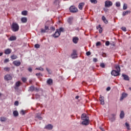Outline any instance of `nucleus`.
<instances>
[{
    "label": "nucleus",
    "mask_w": 131,
    "mask_h": 131,
    "mask_svg": "<svg viewBox=\"0 0 131 131\" xmlns=\"http://www.w3.org/2000/svg\"><path fill=\"white\" fill-rule=\"evenodd\" d=\"M81 119L83 120L81 122L82 125H89V124H90V119L86 114H82L81 115Z\"/></svg>",
    "instance_id": "nucleus-1"
},
{
    "label": "nucleus",
    "mask_w": 131,
    "mask_h": 131,
    "mask_svg": "<svg viewBox=\"0 0 131 131\" xmlns=\"http://www.w3.org/2000/svg\"><path fill=\"white\" fill-rule=\"evenodd\" d=\"M19 25L17 24V23H13L11 25V30L13 31V32H17V31H19Z\"/></svg>",
    "instance_id": "nucleus-2"
},
{
    "label": "nucleus",
    "mask_w": 131,
    "mask_h": 131,
    "mask_svg": "<svg viewBox=\"0 0 131 131\" xmlns=\"http://www.w3.org/2000/svg\"><path fill=\"white\" fill-rule=\"evenodd\" d=\"M69 10L71 13H77L78 12V9L74 6H71Z\"/></svg>",
    "instance_id": "nucleus-3"
},
{
    "label": "nucleus",
    "mask_w": 131,
    "mask_h": 131,
    "mask_svg": "<svg viewBox=\"0 0 131 131\" xmlns=\"http://www.w3.org/2000/svg\"><path fill=\"white\" fill-rule=\"evenodd\" d=\"M113 5V3H112V2L106 1L105 2V8H110V7H112V5Z\"/></svg>",
    "instance_id": "nucleus-4"
},
{
    "label": "nucleus",
    "mask_w": 131,
    "mask_h": 131,
    "mask_svg": "<svg viewBox=\"0 0 131 131\" xmlns=\"http://www.w3.org/2000/svg\"><path fill=\"white\" fill-rule=\"evenodd\" d=\"M60 35H61V33H60V32H59V29H56V32L53 35V37H54V38H57L58 37H59Z\"/></svg>",
    "instance_id": "nucleus-5"
},
{
    "label": "nucleus",
    "mask_w": 131,
    "mask_h": 131,
    "mask_svg": "<svg viewBox=\"0 0 131 131\" xmlns=\"http://www.w3.org/2000/svg\"><path fill=\"white\" fill-rule=\"evenodd\" d=\"M53 127H54V126L51 124H49L48 125H46L44 128L45 129H48V130H52L53 129Z\"/></svg>",
    "instance_id": "nucleus-6"
},
{
    "label": "nucleus",
    "mask_w": 131,
    "mask_h": 131,
    "mask_svg": "<svg viewBox=\"0 0 131 131\" xmlns=\"http://www.w3.org/2000/svg\"><path fill=\"white\" fill-rule=\"evenodd\" d=\"M111 74L114 76H118L119 75H120L119 72H118L116 70H113L111 72Z\"/></svg>",
    "instance_id": "nucleus-7"
},
{
    "label": "nucleus",
    "mask_w": 131,
    "mask_h": 131,
    "mask_svg": "<svg viewBox=\"0 0 131 131\" xmlns=\"http://www.w3.org/2000/svg\"><path fill=\"white\" fill-rule=\"evenodd\" d=\"M4 78L5 80H7V81L12 80V79H13V77H12V75L10 74H7L5 76Z\"/></svg>",
    "instance_id": "nucleus-8"
},
{
    "label": "nucleus",
    "mask_w": 131,
    "mask_h": 131,
    "mask_svg": "<svg viewBox=\"0 0 131 131\" xmlns=\"http://www.w3.org/2000/svg\"><path fill=\"white\" fill-rule=\"evenodd\" d=\"M41 113H38L35 115V118H38L39 120H42V117H41Z\"/></svg>",
    "instance_id": "nucleus-9"
},
{
    "label": "nucleus",
    "mask_w": 131,
    "mask_h": 131,
    "mask_svg": "<svg viewBox=\"0 0 131 131\" xmlns=\"http://www.w3.org/2000/svg\"><path fill=\"white\" fill-rule=\"evenodd\" d=\"M72 59H75L77 58V53H76V50H73V53L71 55Z\"/></svg>",
    "instance_id": "nucleus-10"
},
{
    "label": "nucleus",
    "mask_w": 131,
    "mask_h": 131,
    "mask_svg": "<svg viewBox=\"0 0 131 131\" xmlns=\"http://www.w3.org/2000/svg\"><path fill=\"white\" fill-rule=\"evenodd\" d=\"M99 101L101 105L105 104V100L104 99V97L102 96V95H100V97H99Z\"/></svg>",
    "instance_id": "nucleus-11"
},
{
    "label": "nucleus",
    "mask_w": 131,
    "mask_h": 131,
    "mask_svg": "<svg viewBox=\"0 0 131 131\" xmlns=\"http://www.w3.org/2000/svg\"><path fill=\"white\" fill-rule=\"evenodd\" d=\"M127 97V94L125 93H123L120 97V101H123V99H125Z\"/></svg>",
    "instance_id": "nucleus-12"
},
{
    "label": "nucleus",
    "mask_w": 131,
    "mask_h": 131,
    "mask_svg": "<svg viewBox=\"0 0 131 131\" xmlns=\"http://www.w3.org/2000/svg\"><path fill=\"white\" fill-rule=\"evenodd\" d=\"M12 53V49H7L5 50L4 53L5 55H10Z\"/></svg>",
    "instance_id": "nucleus-13"
},
{
    "label": "nucleus",
    "mask_w": 131,
    "mask_h": 131,
    "mask_svg": "<svg viewBox=\"0 0 131 131\" xmlns=\"http://www.w3.org/2000/svg\"><path fill=\"white\" fill-rule=\"evenodd\" d=\"M115 114H112L110 117V120H111L112 122H113V121H115Z\"/></svg>",
    "instance_id": "nucleus-14"
},
{
    "label": "nucleus",
    "mask_w": 131,
    "mask_h": 131,
    "mask_svg": "<svg viewBox=\"0 0 131 131\" xmlns=\"http://www.w3.org/2000/svg\"><path fill=\"white\" fill-rule=\"evenodd\" d=\"M13 63L14 65H15V66H20L21 65V62L18 60H15L13 61Z\"/></svg>",
    "instance_id": "nucleus-15"
},
{
    "label": "nucleus",
    "mask_w": 131,
    "mask_h": 131,
    "mask_svg": "<svg viewBox=\"0 0 131 131\" xmlns=\"http://www.w3.org/2000/svg\"><path fill=\"white\" fill-rule=\"evenodd\" d=\"M68 23H69V24L70 25H71L72 24V22L73 21V17H69L68 19Z\"/></svg>",
    "instance_id": "nucleus-16"
},
{
    "label": "nucleus",
    "mask_w": 131,
    "mask_h": 131,
    "mask_svg": "<svg viewBox=\"0 0 131 131\" xmlns=\"http://www.w3.org/2000/svg\"><path fill=\"white\" fill-rule=\"evenodd\" d=\"M84 6V3H81L78 5V8L79 9V10H82V9L83 8Z\"/></svg>",
    "instance_id": "nucleus-17"
},
{
    "label": "nucleus",
    "mask_w": 131,
    "mask_h": 131,
    "mask_svg": "<svg viewBox=\"0 0 131 131\" xmlns=\"http://www.w3.org/2000/svg\"><path fill=\"white\" fill-rule=\"evenodd\" d=\"M73 42L74 43H77L78 42V37H75L73 38Z\"/></svg>",
    "instance_id": "nucleus-18"
},
{
    "label": "nucleus",
    "mask_w": 131,
    "mask_h": 131,
    "mask_svg": "<svg viewBox=\"0 0 131 131\" xmlns=\"http://www.w3.org/2000/svg\"><path fill=\"white\" fill-rule=\"evenodd\" d=\"M122 76L124 80H129V77H128V76L125 74H122Z\"/></svg>",
    "instance_id": "nucleus-19"
},
{
    "label": "nucleus",
    "mask_w": 131,
    "mask_h": 131,
    "mask_svg": "<svg viewBox=\"0 0 131 131\" xmlns=\"http://www.w3.org/2000/svg\"><path fill=\"white\" fill-rule=\"evenodd\" d=\"M16 39H17L16 36H12L9 38V40H10V41H13V40H16Z\"/></svg>",
    "instance_id": "nucleus-20"
},
{
    "label": "nucleus",
    "mask_w": 131,
    "mask_h": 131,
    "mask_svg": "<svg viewBox=\"0 0 131 131\" xmlns=\"http://www.w3.org/2000/svg\"><path fill=\"white\" fill-rule=\"evenodd\" d=\"M130 13V11L129 10H127L126 11H124L122 13V16H124L126 15H128V14Z\"/></svg>",
    "instance_id": "nucleus-21"
},
{
    "label": "nucleus",
    "mask_w": 131,
    "mask_h": 131,
    "mask_svg": "<svg viewBox=\"0 0 131 131\" xmlns=\"http://www.w3.org/2000/svg\"><path fill=\"white\" fill-rule=\"evenodd\" d=\"M47 84H49L50 85H51V84H53V79H49L47 81Z\"/></svg>",
    "instance_id": "nucleus-22"
},
{
    "label": "nucleus",
    "mask_w": 131,
    "mask_h": 131,
    "mask_svg": "<svg viewBox=\"0 0 131 131\" xmlns=\"http://www.w3.org/2000/svg\"><path fill=\"white\" fill-rule=\"evenodd\" d=\"M102 20L103 21L104 23H105V24H108V20H107L105 16H103L102 17Z\"/></svg>",
    "instance_id": "nucleus-23"
},
{
    "label": "nucleus",
    "mask_w": 131,
    "mask_h": 131,
    "mask_svg": "<svg viewBox=\"0 0 131 131\" xmlns=\"http://www.w3.org/2000/svg\"><path fill=\"white\" fill-rule=\"evenodd\" d=\"M11 59L12 60H16V59L18 58V56L17 55L13 54L10 56Z\"/></svg>",
    "instance_id": "nucleus-24"
},
{
    "label": "nucleus",
    "mask_w": 131,
    "mask_h": 131,
    "mask_svg": "<svg viewBox=\"0 0 131 131\" xmlns=\"http://www.w3.org/2000/svg\"><path fill=\"white\" fill-rule=\"evenodd\" d=\"M21 21L22 23H26V22H27V17H22Z\"/></svg>",
    "instance_id": "nucleus-25"
},
{
    "label": "nucleus",
    "mask_w": 131,
    "mask_h": 131,
    "mask_svg": "<svg viewBox=\"0 0 131 131\" xmlns=\"http://www.w3.org/2000/svg\"><path fill=\"white\" fill-rule=\"evenodd\" d=\"M120 118H121V119H122V118H124V112H123V111H122L121 112V113L120 114Z\"/></svg>",
    "instance_id": "nucleus-26"
},
{
    "label": "nucleus",
    "mask_w": 131,
    "mask_h": 131,
    "mask_svg": "<svg viewBox=\"0 0 131 131\" xmlns=\"http://www.w3.org/2000/svg\"><path fill=\"white\" fill-rule=\"evenodd\" d=\"M115 68L118 72H120V67L118 65H115Z\"/></svg>",
    "instance_id": "nucleus-27"
},
{
    "label": "nucleus",
    "mask_w": 131,
    "mask_h": 131,
    "mask_svg": "<svg viewBox=\"0 0 131 131\" xmlns=\"http://www.w3.org/2000/svg\"><path fill=\"white\" fill-rule=\"evenodd\" d=\"M13 114L15 117H17V116H19V113L17 111H14L13 113Z\"/></svg>",
    "instance_id": "nucleus-28"
},
{
    "label": "nucleus",
    "mask_w": 131,
    "mask_h": 131,
    "mask_svg": "<svg viewBox=\"0 0 131 131\" xmlns=\"http://www.w3.org/2000/svg\"><path fill=\"white\" fill-rule=\"evenodd\" d=\"M0 120L1 121H2V122H3L4 121H6V120H7V118H6V117H2L0 118Z\"/></svg>",
    "instance_id": "nucleus-29"
},
{
    "label": "nucleus",
    "mask_w": 131,
    "mask_h": 131,
    "mask_svg": "<svg viewBox=\"0 0 131 131\" xmlns=\"http://www.w3.org/2000/svg\"><path fill=\"white\" fill-rule=\"evenodd\" d=\"M20 85H21V82L20 81H17V82H16L15 86L16 88H18V87L20 86Z\"/></svg>",
    "instance_id": "nucleus-30"
},
{
    "label": "nucleus",
    "mask_w": 131,
    "mask_h": 131,
    "mask_svg": "<svg viewBox=\"0 0 131 131\" xmlns=\"http://www.w3.org/2000/svg\"><path fill=\"white\" fill-rule=\"evenodd\" d=\"M54 5L57 6V5H59L60 4V0H55L54 2Z\"/></svg>",
    "instance_id": "nucleus-31"
},
{
    "label": "nucleus",
    "mask_w": 131,
    "mask_h": 131,
    "mask_svg": "<svg viewBox=\"0 0 131 131\" xmlns=\"http://www.w3.org/2000/svg\"><path fill=\"white\" fill-rule=\"evenodd\" d=\"M21 14L23 15V16H27V11H23L21 12Z\"/></svg>",
    "instance_id": "nucleus-32"
},
{
    "label": "nucleus",
    "mask_w": 131,
    "mask_h": 131,
    "mask_svg": "<svg viewBox=\"0 0 131 131\" xmlns=\"http://www.w3.org/2000/svg\"><path fill=\"white\" fill-rule=\"evenodd\" d=\"M125 126L127 128L128 130H129V129H130V128H129V124L127 122L125 123Z\"/></svg>",
    "instance_id": "nucleus-33"
},
{
    "label": "nucleus",
    "mask_w": 131,
    "mask_h": 131,
    "mask_svg": "<svg viewBox=\"0 0 131 131\" xmlns=\"http://www.w3.org/2000/svg\"><path fill=\"white\" fill-rule=\"evenodd\" d=\"M34 90H35V88H34V86H31L29 88V91H30L31 92H33Z\"/></svg>",
    "instance_id": "nucleus-34"
},
{
    "label": "nucleus",
    "mask_w": 131,
    "mask_h": 131,
    "mask_svg": "<svg viewBox=\"0 0 131 131\" xmlns=\"http://www.w3.org/2000/svg\"><path fill=\"white\" fill-rule=\"evenodd\" d=\"M36 70H40V71H43L44 69L41 67H39V68H36Z\"/></svg>",
    "instance_id": "nucleus-35"
},
{
    "label": "nucleus",
    "mask_w": 131,
    "mask_h": 131,
    "mask_svg": "<svg viewBox=\"0 0 131 131\" xmlns=\"http://www.w3.org/2000/svg\"><path fill=\"white\" fill-rule=\"evenodd\" d=\"M47 71L48 72L49 74H51L52 72L50 69H49L48 68H46Z\"/></svg>",
    "instance_id": "nucleus-36"
},
{
    "label": "nucleus",
    "mask_w": 131,
    "mask_h": 131,
    "mask_svg": "<svg viewBox=\"0 0 131 131\" xmlns=\"http://www.w3.org/2000/svg\"><path fill=\"white\" fill-rule=\"evenodd\" d=\"M21 80L24 82H26V81H27V78H26L25 77H23V78H21Z\"/></svg>",
    "instance_id": "nucleus-37"
},
{
    "label": "nucleus",
    "mask_w": 131,
    "mask_h": 131,
    "mask_svg": "<svg viewBox=\"0 0 131 131\" xmlns=\"http://www.w3.org/2000/svg\"><path fill=\"white\" fill-rule=\"evenodd\" d=\"M40 47V45H39V44H36L34 45V48H35L36 49H39Z\"/></svg>",
    "instance_id": "nucleus-38"
},
{
    "label": "nucleus",
    "mask_w": 131,
    "mask_h": 131,
    "mask_svg": "<svg viewBox=\"0 0 131 131\" xmlns=\"http://www.w3.org/2000/svg\"><path fill=\"white\" fill-rule=\"evenodd\" d=\"M59 30V32H60V33H61V32H63L64 31V28H60Z\"/></svg>",
    "instance_id": "nucleus-39"
},
{
    "label": "nucleus",
    "mask_w": 131,
    "mask_h": 131,
    "mask_svg": "<svg viewBox=\"0 0 131 131\" xmlns=\"http://www.w3.org/2000/svg\"><path fill=\"white\" fill-rule=\"evenodd\" d=\"M91 3H92V4H97V3H98V2L97 1V0H90Z\"/></svg>",
    "instance_id": "nucleus-40"
},
{
    "label": "nucleus",
    "mask_w": 131,
    "mask_h": 131,
    "mask_svg": "<svg viewBox=\"0 0 131 131\" xmlns=\"http://www.w3.org/2000/svg\"><path fill=\"white\" fill-rule=\"evenodd\" d=\"M123 9V10H126V9H127V5L126 4H124Z\"/></svg>",
    "instance_id": "nucleus-41"
},
{
    "label": "nucleus",
    "mask_w": 131,
    "mask_h": 131,
    "mask_svg": "<svg viewBox=\"0 0 131 131\" xmlns=\"http://www.w3.org/2000/svg\"><path fill=\"white\" fill-rule=\"evenodd\" d=\"M116 7H120V2H116Z\"/></svg>",
    "instance_id": "nucleus-42"
},
{
    "label": "nucleus",
    "mask_w": 131,
    "mask_h": 131,
    "mask_svg": "<svg viewBox=\"0 0 131 131\" xmlns=\"http://www.w3.org/2000/svg\"><path fill=\"white\" fill-rule=\"evenodd\" d=\"M121 29L123 31H124L125 32L126 31V28H125V27H122Z\"/></svg>",
    "instance_id": "nucleus-43"
},
{
    "label": "nucleus",
    "mask_w": 131,
    "mask_h": 131,
    "mask_svg": "<svg viewBox=\"0 0 131 131\" xmlns=\"http://www.w3.org/2000/svg\"><path fill=\"white\" fill-rule=\"evenodd\" d=\"M41 32L42 33H46V32H47V31L46 30V29H41Z\"/></svg>",
    "instance_id": "nucleus-44"
},
{
    "label": "nucleus",
    "mask_w": 131,
    "mask_h": 131,
    "mask_svg": "<svg viewBox=\"0 0 131 131\" xmlns=\"http://www.w3.org/2000/svg\"><path fill=\"white\" fill-rule=\"evenodd\" d=\"M110 45V42L109 41H106L105 42V46H106V47H108Z\"/></svg>",
    "instance_id": "nucleus-45"
},
{
    "label": "nucleus",
    "mask_w": 131,
    "mask_h": 131,
    "mask_svg": "<svg viewBox=\"0 0 131 131\" xmlns=\"http://www.w3.org/2000/svg\"><path fill=\"white\" fill-rule=\"evenodd\" d=\"M100 67L102 68H105V63H102L100 64Z\"/></svg>",
    "instance_id": "nucleus-46"
},
{
    "label": "nucleus",
    "mask_w": 131,
    "mask_h": 131,
    "mask_svg": "<svg viewBox=\"0 0 131 131\" xmlns=\"http://www.w3.org/2000/svg\"><path fill=\"white\" fill-rule=\"evenodd\" d=\"M101 42L98 41L96 43V47H99V46H101Z\"/></svg>",
    "instance_id": "nucleus-47"
},
{
    "label": "nucleus",
    "mask_w": 131,
    "mask_h": 131,
    "mask_svg": "<svg viewBox=\"0 0 131 131\" xmlns=\"http://www.w3.org/2000/svg\"><path fill=\"white\" fill-rule=\"evenodd\" d=\"M14 105H15V106H18V105H19V101H16L14 102Z\"/></svg>",
    "instance_id": "nucleus-48"
},
{
    "label": "nucleus",
    "mask_w": 131,
    "mask_h": 131,
    "mask_svg": "<svg viewBox=\"0 0 131 131\" xmlns=\"http://www.w3.org/2000/svg\"><path fill=\"white\" fill-rule=\"evenodd\" d=\"M45 29L46 31H48L49 30V26H45Z\"/></svg>",
    "instance_id": "nucleus-49"
},
{
    "label": "nucleus",
    "mask_w": 131,
    "mask_h": 131,
    "mask_svg": "<svg viewBox=\"0 0 131 131\" xmlns=\"http://www.w3.org/2000/svg\"><path fill=\"white\" fill-rule=\"evenodd\" d=\"M93 61V62H98V59L96 58H94Z\"/></svg>",
    "instance_id": "nucleus-50"
},
{
    "label": "nucleus",
    "mask_w": 131,
    "mask_h": 131,
    "mask_svg": "<svg viewBox=\"0 0 131 131\" xmlns=\"http://www.w3.org/2000/svg\"><path fill=\"white\" fill-rule=\"evenodd\" d=\"M36 76H42V75L41 74H40V73H36Z\"/></svg>",
    "instance_id": "nucleus-51"
},
{
    "label": "nucleus",
    "mask_w": 131,
    "mask_h": 131,
    "mask_svg": "<svg viewBox=\"0 0 131 131\" xmlns=\"http://www.w3.org/2000/svg\"><path fill=\"white\" fill-rule=\"evenodd\" d=\"M86 56H91V52L88 51L86 53Z\"/></svg>",
    "instance_id": "nucleus-52"
},
{
    "label": "nucleus",
    "mask_w": 131,
    "mask_h": 131,
    "mask_svg": "<svg viewBox=\"0 0 131 131\" xmlns=\"http://www.w3.org/2000/svg\"><path fill=\"white\" fill-rule=\"evenodd\" d=\"M99 33H102L103 32V29L102 28H100L99 30Z\"/></svg>",
    "instance_id": "nucleus-53"
},
{
    "label": "nucleus",
    "mask_w": 131,
    "mask_h": 131,
    "mask_svg": "<svg viewBox=\"0 0 131 131\" xmlns=\"http://www.w3.org/2000/svg\"><path fill=\"white\" fill-rule=\"evenodd\" d=\"M4 70L5 71H9V70H10V69L9 68H4Z\"/></svg>",
    "instance_id": "nucleus-54"
},
{
    "label": "nucleus",
    "mask_w": 131,
    "mask_h": 131,
    "mask_svg": "<svg viewBox=\"0 0 131 131\" xmlns=\"http://www.w3.org/2000/svg\"><path fill=\"white\" fill-rule=\"evenodd\" d=\"M28 71H29V72H32V68H29L28 69Z\"/></svg>",
    "instance_id": "nucleus-55"
},
{
    "label": "nucleus",
    "mask_w": 131,
    "mask_h": 131,
    "mask_svg": "<svg viewBox=\"0 0 131 131\" xmlns=\"http://www.w3.org/2000/svg\"><path fill=\"white\" fill-rule=\"evenodd\" d=\"M21 114H22V115H25V111H24L23 110H21Z\"/></svg>",
    "instance_id": "nucleus-56"
},
{
    "label": "nucleus",
    "mask_w": 131,
    "mask_h": 131,
    "mask_svg": "<svg viewBox=\"0 0 131 131\" xmlns=\"http://www.w3.org/2000/svg\"><path fill=\"white\" fill-rule=\"evenodd\" d=\"M9 61H10L9 60V59H6L5 60H4V63H8V62H9Z\"/></svg>",
    "instance_id": "nucleus-57"
},
{
    "label": "nucleus",
    "mask_w": 131,
    "mask_h": 131,
    "mask_svg": "<svg viewBox=\"0 0 131 131\" xmlns=\"http://www.w3.org/2000/svg\"><path fill=\"white\" fill-rule=\"evenodd\" d=\"M51 30H52V31H55V27H52L51 28Z\"/></svg>",
    "instance_id": "nucleus-58"
},
{
    "label": "nucleus",
    "mask_w": 131,
    "mask_h": 131,
    "mask_svg": "<svg viewBox=\"0 0 131 131\" xmlns=\"http://www.w3.org/2000/svg\"><path fill=\"white\" fill-rule=\"evenodd\" d=\"M111 90V88H110V87H107V88H106V91H110Z\"/></svg>",
    "instance_id": "nucleus-59"
},
{
    "label": "nucleus",
    "mask_w": 131,
    "mask_h": 131,
    "mask_svg": "<svg viewBox=\"0 0 131 131\" xmlns=\"http://www.w3.org/2000/svg\"><path fill=\"white\" fill-rule=\"evenodd\" d=\"M99 128H100V129H101V130H102V131H104V128H102V127H100Z\"/></svg>",
    "instance_id": "nucleus-60"
},
{
    "label": "nucleus",
    "mask_w": 131,
    "mask_h": 131,
    "mask_svg": "<svg viewBox=\"0 0 131 131\" xmlns=\"http://www.w3.org/2000/svg\"><path fill=\"white\" fill-rule=\"evenodd\" d=\"M34 91H36V92H38V89H37V88H35Z\"/></svg>",
    "instance_id": "nucleus-61"
},
{
    "label": "nucleus",
    "mask_w": 131,
    "mask_h": 131,
    "mask_svg": "<svg viewBox=\"0 0 131 131\" xmlns=\"http://www.w3.org/2000/svg\"><path fill=\"white\" fill-rule=\"evenodd\" d=\"M4 53H3V52H0V57L1 56H3V54Z\"/></svg>",
    "instance_id": "nucleus-62"
},
{
    "label": "nucleus",
    "mask_w": 131,
    "mask_h": 131,
    "mask_svg": "<svg viewBox=\"0 0 131 131\" xmlns=\"http://www.w3.org/2000/svg\"><path fill=\"white\" fill-rule=\"evenodd\" d=\"M79 96H76V97H75V99H79Z\"/></svg>",
    "instance_id": "nucleus-63"
},
{
    "label": "nucleus",
    "mask_w": 131,
    "mask_h": 131,
    "mask_svg": "<svg viewBox=\"0 0 131 131\" xmlns=\"http://www.w3.org/2000/svg\"><path fill=\"white\" fill-rule=\"evenodd\" d=\"M98 27H99V28H100V29L101 28V25H99L98 26Z\"/></svg>",
    "instance_id": "nucleus-64"
}]
</instances>
